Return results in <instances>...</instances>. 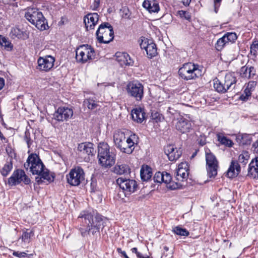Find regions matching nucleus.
<instances>
[{
    "mask_svg": "<svg viewBox=\"0 0 258 258\" xmlns=\"http://www.w3.org/2000/svg\"><path fill=\"white\" fill-rule=\"evenodd\" d=\"M33 236L34 232L32 230L28 231L27 230L23 233L19 239H22V241L24 242L29 243L30 241L31 238Z\"/></svg>",
    "mask_w": 258,
    "mask_h": 258,
    "instance_id": "obj_37",
    "label": "nucleus"
},
{
    "mask_svg": "<svg viewBox=\"0 0 258 258\" xmlns=\"http://www.w3.org/2000/svg\"><path fill=\"white\" fill-rule=\"evenodd\" d=\"M192 126L191 122L184 117L178 118L175 124L176 129L182 134L189 132Z\"/></svg>",
    "mask_w": 258,
    "mask_h": 258,
    "instance_id": "obj_18",
    "label": "nucleus"
},
{
    "mask_svg": "<svg viewBox=\"0 0 258 258\" xmlns=\"http://www.w3.org/2000/svg\"><path fill=\"white\" fill-rule=\"evenodd\" d=\"M76 58L78 61L85 63L95 58V51L90 45H82L76 50Z\"/></svg>",
    "mask_w": 258,
    "mask_h": 258,
    "instance_id": "obj_8",
    "label": "nucleus"
},
{
    "mask_svg": "<svg viewBox=\"0 0 258 258\" xmlns=\"http://www.w3.org/2000/svg\"><path fill=\"white\" fill-rule=\"evenodd\" d=\"M168 110H169V111L170 112H171L170 111V107H169V108H168Z\"/></svg>",
    "mask_w": 258,
    "mask_h": 258,
    "instance_id": "obj_64",
    "label": "nucleus"
},
{
    "mask_svg": "<svg viewBox=\"0 0 258 258\" xmlns=\"http://www.w3.org/2000/svg\"><path fill=\"white\" fill-rule=\"evenodd\" d=\"M249 158L248 152L247 151H243L240 154L238 158V162L242 163L243 165H245Z\"/></svg>",
    "mask_w": 258,
    "mask_h": 258,
    "instance_id": "obj_38",
    "label": "nucleus"
},
{
    "mask_svg": "<svg viewBox=\"0 0 258 258\" xmlns=\"http://www.w3.org/2000/svg\"><path fill=\"white\" fill-rule=\"evenodd\" d=\"M256 85V82L255 81H250L248 82L246 86V88H247L248 89H250V90H251L252 91L253 90H254Z\"/></svg>",
    "mask_w": 258,
    "mask_h": 258,
    "instance_id": "obj_46",
    "label": "nucleus"
},
{
    "mask_svg": "<svg viewBox=\"0 0 258 258\" xmlns=\"http://www.w3.org/2000/svg\"><path fill=\"white\" fill-rule=\"evenodd\" d=\"M67 178L70 185L78 186L85 179L84 170L80 167H76L71 170L67 175Z\"/></svg>",
    "mask_w": 258,
    "mask_h": 258,
    "instance_id": "obj_10",
    "label": "nucleus"
},
{
    "mask_svg": "<svg viewBox=\"0 0 258 258\" xmlns=\"http://www.w3.org/2000/svg\"><path fill=\"white\" fill-rule=\"evenodd\" d=\"M23 182L25 184L30 183V179L26 175L25 172L22 169L15 170L12 175L8 179L9 186H15Z\"/></svg>",
    "mask_w": 258,
    "mask_h": 258,
    "instance_id": "obj_11",
    "label": "nucleus"
},
{
    "mask_svg": "<svg viewBox=\"0 0 258 258\" xmlns=\"http://www.w3.org/2000/svg\"><path fill=\"white\" fill-rule=\"evenodd\" d=\"M188 167L187 163L182 162L178 165L176 172V178L178 181H183L188 175Z\"/></svg>",
    "mask_w": 258,
    "mask_h": 258,
    "instance_id": "obj_21",
    "label": "nucleus"
},
{
    "mask_svg": "<svg viewBox=\"0 0 258 258\" xmlns=\"http://www.w3.org/2000/svg\"><path fill=\"white\" fill-rule=\"evenodd\" d=\"M142 258H150L148 256H143V257Z\"/></svg>",
    "mask_w": 258,
    "mask_h": 258,
    "instance_id": "obj_63",
    "label": "nucleus"
},
{
    "mask_svg": "<svg viewBox=\"0 0 258 258\" xmlns=\"http://www.w3.org/2000/svg\"><path fill=\"white\" fill-rule=\"evenodd\" d=\"M116 60L123 67L133 66L134 61L130 56L126 52H117L115 54Z\"/></svg>",
    "mask_w": 258,
    "mask_h": 258,
    "instance_id": "obj_22",
    "label": "nucleus"
},
{
    "mask_svg": "<svg viewBox=\"0 0 258 258\" xmlns=\"http://www.w3.org/2000/svg\"><path fill=\"white\" fill-rule=\"evenodd\" d=\"M128 136L121 131H116L113 136V142L116 147L118 148L127 139Z\"/></svg>",
    "mask_w": 258,
    "mask_h": 258,
    "instance_id": "obj_25",
    "label": "nucleus"
},
{
    "mask_svg": "<svg viewBox=\"0 0 258 258\" xmlns=\"http://www.w3.org/2000/svg\"><path fill=\"white\" fill-rule=\"evenodd\" d=\"M13 169V161L12 159H10L9 161H7L2 169L1 170V173L2 175L6 177L11 171Z\"/></svg>",
    "mask_w": 258,
    "mask_h": 258,
    "instance_id": "obj_33",
    "label": "nucleus"
},
{
    "mask_svg": "<svg viewBox=\"0 0 258 258\" xmlns=\"http://www.w3.org/2000/svg\"><path fill=\"white\" fill-rule=\"evenodd\" d=\"M142 5L150 13L158 12L160 9L158 3L155 0H145Z\"/></svg>",
    "mask_w": 258,
    "mask_h": 258,
    "instance_id": "obj_27",
    "label": "nucleus"
},
{
    "mask_svg": "<svg viewBox=\"0 0 258 258\" xmlns=\"http://www.w3.org/2000/svg\"><path fill=\"white\" fill-rule=\"evenodd\" d=\"M139 140L137 135L135 134H132L117 149L122 153L130 154L134 151L135 144H138Z\"/></svg>",
    "mask_w": 258,
    "mask_h": 258,
    "instance_id": "obj_13",
    "label": "nucleus"
},
{
    "mask_svg": "<svg viewBox=\"0 0 258 258\" xmlns=\"http://www.w3.org/2000/svg\"><path fill=\"white\" fill-rule=\"evenodd\" d=\"M117 251L119 253H121L123 256L124 258H130L126 254V252L124 251H123L121 250V249L120 248H117Z\"/></svg>",
    "mask_w": 258,
    "mask_h": 258,
    "instance_id": "obj_52",
    "label": "nucleus"
},
{
    "mask_svg": "<svg viewBox=\"0 0 258 258\" xmlns=\"http://www.w3.org/2000/svg\"><path fill=\"white\" fill-rule=\"evenodd\" d=\"M115 83V82H112V83H103L101 84L102 86H103L105 88V87H114Z\"/></svg>",
    "mask_w": 258,
    "mask_h": 258,
    "instance_id": "obj_51",
    "label": "nucleus"
},
{
    "mask_svg": "<svg viewBox=\"0 0 258 258\" xmlns=\"http://www.w3.org/2000/svg\"><path fill=\"white\" fill-rule=\"evenodd\" d=\"M25 18L32 24L40 30H44L46 29V19L41 12L34 8H29L25 15Z\"/></svg>",
    "mask_w": 258,
    "mask_h": 258,
    "instance_id": "obj_6",
    "label": "nucleus"
},
{
    "mask_svg": "<svg viewBox=\"0 0 258 258\" xmlns=\"http://www.w3.org/2000/svg\"><path fill=\"white\" fill-rule=\"evenodd\" d=\"M217 138L218 141H219L221 144L227 147H231L233 145V142L225 136L218 134L217 135Z\"/></svg>",
    "mask_w": 258,
    "mask_h": 258,
    "instance_id": "obj_35",
    "label": "nucleus"
},
{
    "mask_svg": "<svg viewBox=\"0 0 258 258\" xmlns=\"http://www.w3.org/2000/svg\"><path fill=\"white\" fill-rule=\"evenodd\" d=\"M164 152L170 161H175L181 155L182 151L173 145H168L164 148Z\"/></svg>",
    "mask_w": 258,
    "mask_h": 258,
    "instance_id": "obj_19",
    "label": "nucleus"
},
{
    "mask_svg": "<svg viewBox=\"0 0 258 258\" xmlns=\"http://www.w3.org/2000/svg\"><path fill=\"white\" fill-rule=\"evenodd\" d=\"M113 171L117 174H127L130 173V168L127 164H117L114 167Z\"/></svg>",
    "mask_w": 258,
    "mask_h": 258,
    "instance_id": "obj_32",
    "label": "nucleus"
},
{
    "mask_svg": "<svg viewBox=\"0 0 258 258\" xmlns=\"http://www.w3.org/2000/svg\"><path fill=\"white\" fill-rule=\"evenodd\" d=\"M247 176L253 178H258V157L253 159L249 164Z\"/></svg>",
    "mask_w": 258,
    "mask_h": 258,
    "instance_id": "obj_24",
    "label": "nucleus"
},
{
    "mask_svg": "<svg viewBox=\"0 0 258 258\" xmlns=\"http://www.w3.org/2000/svg\"><path fill=\"white\" fill-rule=\"evenodd\" d=\"M5 85V80L3 78L0 77V90L4 87Z\"/></svg>",
    "mask_w": 258,
    "mask_h": 258,
    "instance_id": "obj_54",
    "label": "nucleus"
},
{
    "mask_svg": "<svg viewBox=\"0 0 258 258\" xmlns=\"http://www.w3.org/2000/svg\"><path fill=\"white\" fill-rule=\"evenodd\" d=\"M12 32L14 35H15L16 37L20 38H21V32L20 29L18 28H14L12 31Z\"/></svg>",
    "mask_w": 258,
    "mask_h": 258,
    "instance_id": "obj_48",
    "label": "nucleus"
},
{
    "mask_svg": "<svg viewBox=\"0 0 258 258\" xmlns=\"http://www.w3.org/2000/svg\"><path fill=\"white\" fill-rule=\"evenodd\" d=\"M178 14L181 17H184L186 20H189L190 19L189 16L188 15V13L185 11H179Z\"/></svg>",
    "mask_w": 258,
    "mask_h": 258,
    "instance_id": "obj_47",
    "label": "nucleus"
},
{
    "mask_svg": "<svg viewBox=\"0 0 258 258\" xmlns=\"http://www.w3.org/2000/svg\"><path fill=\"white\" fill-rule=\"evenodd\" d=\"M237 82L233 73H226L224 77L219 76L214 80V87L215 90L221 93H225L228 90L235 88Z\"/></svg>",
    "mask_w": 258,
    "mask_h": 258,
    "instance_id": "obj_4",
    "label": "nucleus"
},
{
    "mask_svg": "<svg viewBox=\"0 0 258 258\" xmlns=\"http://www.w3.org/2000/svg\"><path fill=\"white\" fill-rule=\"evenodd\" d=\"M164 249L166 251H167L168 250H169V248L166 246H164Z\"/></svg>",
    "mask_w": 258,
    "mask_h": 258,
    "instance_id": "obj_60",
    "label": "nucleus"
},
{
    "mask_svg": "<svg viewBox=\"0 0 258 258\" xmlns=\"http://www.w3.org/2000/svg\"><path fill=\"white\" fill-rule=\"evenodd\" d=\"M13 255L15 256L19 257L20 252L19 251H14L13 253Z\"/></svg>",
    "mask_w": 258,
    "mask_h": 258,
    "instance_id": "obj_57",
    "label": "nucleus"
},
{
    "mask_svg": "<svg viewBox=\"0 0 258 258\" xmlns=\"http://www.w3.org/2000/svg\"><path fill=\"white\" fill-rule=\"evenodd\" d=\"M254 151L256 152H258V145H257V147L255 148V149H254Z\"/></svg>",
    "mask_w": 258,
    "mask_h": 258,
    "instance_id": "obj_62",
    "label": "nucleus"
},
{
    "mask_svg": "<svg viewBox=\"0 0 258 258\" xmlns=\"http://www.w3.org/2000/svg\"><path fill=\"white\" fill-rule=\"evenodd\" d=\"M100 5V0H94L93 3V9L94 10H97V9L99 7Z\"/></svg>",
    "mask_w": 258,
    "mask_h": 258,
    "instance_id": "obj_50",
    "label": "nucleus"
},
{
    "mask_svg": "<svg viewBox=\"0 0 258 258\" xmlns=\"http://www.w3.org/2000/svg\"><path fill=\"white\" fill-rule=\"evenodd\" d=\"M140 45L142 49L146 50L148 57L151 58L157 54L156 45L152 40L145 37L141 38Z\"/></svg>",
    "mask_w": 258,
    "mask_h": 258,
    "instance_id": "obj_15",
    "label": "nucleus"
},
{
    "mask_svg": "<svg viewBox=\"0 0 258 258\" xmlns=\"http://www.w3.org/2000/svg\"><path fill=\"white\" fill-rule=\"evenodd\" d=\"M255 71L253 67L244 66L240 69V75L242 78L250 79L255 75Z\"/></svg>",
    "mask_w": 258,
    "mask_h": 258,
    "instance_id": "obj_30",
    "label": "nucleus"
},
{
    "mask_svg": "<svg viewBox=\"0 0 258 258\" xmlns=\"http://www.w3.org/2000/svg\"><path fill=\"white\" fill-rule=\"evenodd\" d=\"M33 254H27L26 252H20V255H19V258L21 257H25L26 256H32Z\"/></svg>",
    "mask_w": 258,
    "mask_h": 258,
    "instance_id": "obj_53",
    "label": "nucleus"
},
{
    "mask_svg": "<svg viewBox=\"0 0 258 258\" xmlns=\"http://www.w3.org/2000/svg\"><path fill=\"white\" fill-rule=\"evenodd\" d=\"M78 218L81 219L82 222L84 223L83 226H86V228H80L81 235L84 237L86 236L89 232L92 233L93 235L99 232V229L103 228L107 222V219L102 217L101 215H96L94 217L91 213L86 211L81 213Z\"/></svg>",
    "mask_w": 258,
    "mask_h": 258,
    "instance_id": "obj_2",
    "label": "nucleus"
},
{
    "mask_svg": "<svg viewBox=\"0 0 258 258\" xmlns=\"http://www.w3.org/2000/svg\"><path fill=\"white\" fill-rule=\"evenodd\" d=\"M0 44L5 48H12L13 47L11 43L5 37H4L3 39L2 40Z\"/></svg>",
    "mask_w": 258,
    "mask_h": 258,
    "instance_id": "obj_43",
    "label": "nucleus"
},
{
    "mask_svg": "<svg viewBox=\"0 0 258 258\" xmlns=\"http://www.w3.org/2000/svg\"><path fill=\"white\" fill-rule=\"evenodd\" d=\"M98 41L101 43L107 44L114 38L113 27L108 22L100 24L96 33Z\"/></svg>",
    "mask_w": 258,
    "mask_h": 258,
    "instance_id": "obj_7",
    "label": "nucleus"
},
{
    "mask_svg": "<svg viewBox=\"0 0 258 258\" xmlns=\"http://www.w3.org/2000/svg\"><path fill=\"white\" fill-rule=\"evenodd\" d=\"M116 182L122 189V192H124L125 196L135 192L137 188V182L133 179L119 177L116 180Z\"/></svg>",
    "mask_w": 258,
    "mask_h": 258,
    "instance_id": "obj_12",
    "label": "nucleus"
},
{
    "mask_svg": "<svg viewBox=\"0 0 258 258\" xmlns=\"http://www.w3.org/2000/svg\"><path fill=\"white\" fill-rule=\"evenodd\" d=\"M74 112L72 108L68 107H59L55 111L53 118L58 121H67L71 118Z\"/></svg>",
    "mask_w": 258,
    "mask_h": 258,
    "instance_id": "obj_16",
    "label": "nucleus"
},
{
    "mask_svg": "<svg viewBox=\"0 0 258 258\" xmlns=\"http://www.w3.org/2000/svg\"><path fill=\"white\" fill-rule=\"evenodd\" d=\"M98 147V158L99 164L104 168L111 167L115 162V151L114 150L110 149L108 145L104 143H100Z\"/></svg>",
    "mask_w": 258,
    "mask_h": 258,
    "instance_id": "obj_3",
    "label": "nucleus"
},
{
    "mask_svg": "<svg viewBox=\"0 0 258 258\" xmlns=\"http://www.w3.org/2000/svg\"><path fill=\"white\" fill-rule=\"evenodd\" d=\"M24 167L26 169L30 168L33 174L39 176L35 179L38 184L42 183L45 180L48 182L54 180L53 174L50 173L49 170L45 168L39 157L36 154H31L28 156L26 163L24 164Z\"/></svg>",
    "mask_w": 258,
    "mask_h": 258,
    "instance_id": "obj_1",
    "label": "nucleus"
},
{
    "mask_svg": "<svg viewBox=\"0 0 258 258\" xmlns=\"http://www.w3.org/2000/svg\"><path fill=\"white\" fill-rule=\"evenodd\" d=\"M55 58L51 55L39 57L37 60V69L44 72H48L54 66Z\"/></svg>",
    "mask_w": 258,
    "mask_h": 258,
    "instance_id": "obj_17",
    "label": "nucleus"
},
{
    "mask_svg": "<svg viewBox=\"0 0 258 258\" xmlns=\"http://www.w3.org/2000/svg\"><path fill=\"white\" fill-rule=\"evenodd\" d=\"M241 171V167L238 162L236 160H232L229 167L227 171L228 177L232 178L237 176Z\"/></svg>",
    "mask_w": 258,
    "mask_h": 258,
    "instance_id": "obj_23",
    "label": "nucleus"
},
{
    "mask_svg": "<svg viewBox=\"0 0 258 258\" xmlns=\"http://www.w3.org/2000/svg\"><path fill=\"white\" fill-rule=\"evenodd\" d=\"M172 231L175 234L180 236H187L189 234V232L186 229L182 228L179 226L173 227Z\"/></svg>",
    "mask_w": 258,
    "mask_h": 258,
    "instance_id": "obj_36",
    "label": "nucleus"
},
{
    "mask_svg": "<svg viewBox=\"0 0 258 258\" xmlns=\"http://www.w3.org/2000/svg\"><path fill=\"white\" fill-rule=\"evenodd\" d=\"M258 51V40L257 39L253 40L252 43L250 45V52L253 55H255Z\"/></svg>",
    "mask_w": 258,
    "mask_h": 258,
    "instance_id": "obj_41",
    "label": "nucleus"
},
{
    "mask_svg": "<svg viewBox=\"0 0 258 258\" xmlns=\"http://www.w3.org/2000/svg\"><path fill=\"white\" fill-rule=\"evenodd\" d=\"M146 113L144 109L141 107H138L132 111L133 119L138 123H141L145 118Z\"/></svg>",
    "mask_w": 258,
    "mask_h": 258,
    "instance_id": "obj_26",
    "label": "nucleus"
},
{
    "mask_svg": "<svg viewBox=\"0 0 258 258\" xmlns=\"http://www.w3.org/2000/svg\"><path fill=\"white\" fill-rule=\"evenodd\" d=\"M179 76L184 80H195L202 76V71L198 64L192 62L185 63L178 70Z\"/></svg>",
    "mask_w": 258,
    "mask_h": 258,
    "instance_id": "obj_5",
    "label": "nucleus"
},
{
    "mask_svg": "<svg viewBox=\"0 0 258 258\" xmlns=\"http://www.w3.org/2000/svg\"><path fill=\"white\" fill-rule=\"evenodd\" d=\"M223 37H225V40L227 43H232L237 39V36L235 33H227Z\"/></svg>",
    "mask_w": 258,
    "mask_h": 258,
    "instance_id": "obj_40",
    "label": "nucleus"
},
{
    "mask_svg": "<svg viewBox=\"0 0 258 258\" xmlns=\"http://www.w3.org/2000/svg\"><path fill=\"white\" fill-rule=\"evenodd\" d=\"M161 177H163V172H158L154 176L153 179L155 182L159 183L161 180Z\"/></svg>",
    "mask_w": 258,
    "mask_h": 258,
    "instance_id": "obj_44",
    "label": "nucleus"
},
{
    "mask_svg": "<svg viewBox=\"0 0 258 258\" xmlns=\"http://www.w3.org/2000/svg\"><path fill=\"white\" fill-rule=\"evenodd\" d=\"M137 256L139 258H142V257H143V255L140 252L138 253Z\"/></svg>",
    "mask_w": 258,
    "mask_h": 258,
    "instance_id": "obj_59",
    "label": "nucleus"
},
{
    "mask_svg": "<svg viewBox=\"0 0 258 258\" xmlns=\"http://www.w3.org/2000/svg\"><path fill=\"white\" fill-rule=\"evenodd\" d=\"M171 179L170 174L166 172H164V183L166 184L167 187L171 189H175L179 188L181 185L177 182L172 181Z\"/></svg>",
    "mask_w": 258,
    "mask_h": 258,
    "instance_id": "obj_29",
    "label": "nucleus"
},
{
    "mask_svg": "<svg viewBox=\"0 0 258 258\" xmlns=\"http://www.w3.org/2000/svg\"><path fill=\"white\" fill-rule=\"evenodd\" d=\"M227 43L225 37L223 36L217 40L215 44V48L217 50L220 51Z\"/></svg>",
    "mask_w": 258,
    "mask_h": 258,
    "instance_id": "obj_39",
    "label": "nucleus"
},
{
    "mask_svg": "<svg viewBox=\"0 0 258 258\" xmlns=\"http://www.w3.org/2000/svg\"><path fill=\"white\" fill-rule=\"evenodd\" d=\"M206 152V160L208 175L210 177H215L217 174L218 161L215 156L210 153Z\"/></svg>",
    "mask_w": 258,
    "mask_h": 258,
    "instance_id": "obj_14",
    "label": "nucleus"
},
{
    "mask_svg": "<svg viewBox=\"0 0 258 258\" xmlns=\"http://www.w3.org/2000/svg\"><path fill=\"white\" fill-rule=\"evenodd\" d=\"M84 105L86 106L88 109L93 110L97 109L99 106L97 102L92 98L86 99L84 101Z\"/></svg>",
    "mask_w": 258,
    "mask_h": 258,
    "instance_id": "obj_34",
    "label": "nucleus"
},
{
    "mask_svg": "<svg viewBox=\"0 0 258 258\" xmlns=\"http://www.w3.org/2000/svg\"><path fill=\"white\" fill-rule=\"evenodd\" d=\"M99 20L97 13H90L84 17V22L87 31L93 30Z\"/></svg>",
    "mask_w": 258,
    "mask_h": 258,
    "instance_id": "obj_20",
    "label": "nucleus"
},
{
    "mask_svg": "<svg viewBox=\"0 0 258 258\" xmlns=\"http://www.w3.org/2000/svg\"><path fill=\"white\" fill-rule=\"evenodd\" d=\"M9 150H11V148L10 147H8L6 148V151L8 153H9Z\"/></svg>",
    "mask_w": 258,
    "mask_h": 258,
    "instance_id": "obj_61",
    "label": "nucleus"
},
{
    "mask_svg": "<svg viewBox=\"0 0 258 258\" xmlns=\"http://www.w3.org/2000/svg\"><path fill=\"white\" fill-rule=\"evenodd\" d=\"M131 251L133 253H135L136 255H137V253L139 252L138 251V249L136 247H134L131 249Z\"/></svg>",
    "mask_w": 258,
    "mask_h": 258,
    "instance_id": "obj_56",
    "label": "nucleus"
},
{
    "mask_svg": "<svg viewBox=\"0 0 258 258\" xmlns=\"http://www.w3.org/2000/svg\"><path fill=\"white\" fill-rule=\"evenodd\" d=\"M140 175L143 180L148 181L152 176L151 168L147 165L143 166L140 171Z\"/></svg>",
    "mask_w": 258,
    "mask_h": 258,
    "instance_id": "obj_31",
    "label": "nucleus"
},
{
    "mask_svg": "<svg viewBox=\"0 0 258 258\" xmlns=\"http://www.w3.org/2000/svg\"><path fill=\"white\" fill-rule=\"evenodd\" d=\"M93 146L92 143H83L79 145L78 150L82 154L93 155L94 151Z\"/></svg>",
    "mask_w": 258,
    "mask_h": 258,
    "instance_id": "obj_28",
    "label": "nucleus"
},
{
    "mask_svg": "<svg viewBox=\"0 0 258 258\" xmlns=\"http://www.w3.org/2000/svg\"><path fill=\"white\" fill-rule=\"evenodd\" d=\"M144 86L138 81H131L126 85L128 95L137 101H141L144 96Z\"/></svg>",
    "mask_w": 258,
    "mask_h": 258,
    "instance_id": "obj_9",
    "label": "nucleus"
},
{
    "mask_svg": "<svg viewBox=\"0 0 258 258\" xmlns=\"http://www.w3.org/2000/svg\"><path fill=\"white\" fill-rule=\"evenodd\" d=\"M164 183V172H163V177H161V180H160L159 183Z\"/></svg>",
    "mask_w": 258,
    "mask_h": 258,
    "instance_id": "obj_58",
    "label": "nucleus"
},
{
    "mask_svg": "<svg viewBox=\"0 0 258 258\" xmlns=\"http://www.w3.org/2000/svg\"><path fill=\"white\" fill-rule=\"evenodd\" d=\"M190 2L191 0H182V3L185 6H189Z\"/></svg>",
    "mask_w": 258,
    "mask_h": 258,
    "instance_id": "obj_55",
    "label": "nucleus"
},
{
    "mask_svg": "<svg viewBox=\"0 0 258 258\" xmlns=\"http://www.w3.org/2000/svg\"><path fill=\"white\" fill-rule=\"evenodd\" d=\"M24 140L26 142L28 147L30 148L32 143V141L30 138V134L29 133H25Z\"/></svg>",
    "mask_w": 258,
    "mask_h": 258,
    "instance_id": "obj_45",
    "label": "nucleus"
},
{
    "mask_svg": "<svg viewBox=\"0 0 258 258\" xmlns=\"http://www.w3.org/2000/svg\"><path fill=\"white\" fill-rule=\"evenodd\" d=\"M222 0H214V11L216 13H217L218 8L220 6V3Z\"/></svg>",
    "mask_w": 258,
    "mask_h": 258,
    "instance_id": "obj_49",
    "label": "nucleus"
},
{
    "mask_svg": "<svg viewBox=\"0 0 258 258\" xmlns=\"http://www.w3.org/2000/svg\"><path fill=\"white\" fill-rule=\"evenodd\" d=\"M251 90L248 89L246 87L244 91V93L240 96V98L241 100L243 101H246L247 100L248 98L251 95Z\"/></svg>",
    "mask_w": 258,
    "mask_h": 258,
    "instance_id": "obj_42",
    "label": "nucleus"
}]
</instances>
